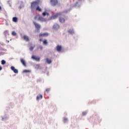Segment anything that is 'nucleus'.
Masks as SVG:
<instances>
[{"label": "nucleus", "mask_w": 129, "mask_h": 129, "mask_svg": "<svg viewBox=\"0 0 129 129\" xmlns=\"http://www.w3.org/2000/svg\"><path fill=\"white\" fill-rule=\"evenodd\" d=\"M11 70H12L13 72H14V73H19V71H18L17 69H15L14 67H11Z\"/></svg>", "instance_id": "8"}, {"label": "nucleus", "mask_w": 129, "mask_h": 129, "mask_svg": "<svg viewBox=\"0 0 129 129\" xmlns=\"http://www.w3.org/2000/svg\"><path fill=\"white\" fill-rule=\"evenodd\" d=\"M21 62L23 64V66L26 67V62L25 61V60H24V59L21 58Z\"/></svg>", "instance_id": "14"}, {"label": "nucleus", "mask_w": 129, "mask_h": 129, "mask_svg": "<svg viewBox=\"0 0 129 129\" xmlns=\"http://www.w3.org/2000/svg\"><path fill=\"white\" fill-rule=\"evenodd\" d=\"M46 92H49V91H50V89L49 88H47L46 89Z\"/></svg>", "instance_id": "27"}, {"label": "nucleus", "mask_w": 129, "mask_h": 129, "mask_svg": "<svg viewBox=\"0 0 129 129\" xmlns=\"http://www.w3.org/2000/svg\"><path fill=\"white\" fill-rule=\"evenodd\" d=\"M35 69H41V68H40V64H36Z\"/></svg>", "instance_id": "21"}, {"label": "nucleus", "mask_w": 129, "mask_h": 129, "mask_svg": "<svg viewBox=\"0 0 129 129\" xmlns=\"http://www.w3.org/2000/svg\"><path fill=\"white\" fill-rule=\"evenodd\" d=\"M23 72L25 73H28V72H30V71L29 70H25Z\"/></svg>", "instance_id": "25"}, {"label": "nucleus", "mask_w": 129, "mask_h": 129, "mask_svg": "<svg viewBox=\"0 0 129 129\" xmlns=\"http://www.w3.org/2000/svg\"><path fill=\"white\" fill-rule=\"evenodd\" d=\"M68 33L72 35L74 34V30H73V29H70L68 30Z\"/></svg>", "instance_id": "15"}, {"label": "nucleus", "mask_w": 129, "mask_h": 129, "mask_svg": "<svg viewBox=\"0 0 129 129\" xmlns=\"http://www.w3.org/2000/svg\"><path fill=\"white\" fill-rule=\"evenodd\" d=\"M23 39H24V40H25V41H30V39H29V37H28L26 35H24L23 36Z\"/></svg>", "instance_id": "12"}, {"label": "nucleus", "mask_w": 129, "mask_h": 129, "mask_svg": "<svg viewBox=\"0 0 129 129\" xmlns=\"http://www.w3.org/2000/svg\"><path fill=\"white\" fill-rule=\"evenodd\" d=\"M59 20L60 23H65V19L63 18L60 17Z\"/></svg>", "instance_id": "13"}, {"label": "nucleus", "mask_w": 129, "mask_h": 129, "mask_svg": "<svg viewBox=\"0 0 129 129\" xmlns=\"http://www.w3.org/2000/svg\"><path fill=\"white\" fill-rule=\"evenodd\" d=\"M86 115V112H83V115Z\"/></svg>", "instance_id": "28"}, {"label": "nucleus", "mask_w": 129, "mask_h": 129, "mask_svg": "<svg viewBox=\"0 0 129 129\" xmlns=\"http://www.w3.org/2000/svg\"><path fill=\"white\" fill-rule=\"evenodd\" d=\"M35 20H38V21H40L41 22H46V19L43 18L40 15H37L35 17Z\"/></svg>", "instance_id": "1"}, {"label": "nucleus", "mask_w": 129, "mask_h": 129, "mask_svg": "<svg viewBox=\"0 0 129 129\" xmlns=\"http://www.w3.org/2000/svg\"><path fill=\"white\" fill-rule=\"evenodd\" d=\"M1 64H2V65H5V64H6V60H2L1 61Z\"/></svg>", "instance_id": "22"}, {"label": "nucleus", "mask_w": 129, "mask_h": 129, "mask_svg": "<svg viewBox=\"0 0 129 129\" xmlns=\"http://www.w3.org/2000/svg\"><path fill=\"white\" fill-rule=\"evenodd\" d=\"M12 36H17V33H16V32L15 31H13L12 33Z\"/></svg>", "instance_id": "23"}, {"label": "nucleus", "mask_w": 129, "mask_h": 129, "mask_svg": "<svg viewBox=\"0 0 129 129\" xmlns=\"http://www.w3.org/2000/svg\"><path fill=\"white\" fill-rule=\"evenodd\" d=\"M39 41H40V42H42V41H43V39H39Z\"/></svg>", "instance_id": "30"}, {"label": "nucleus", "mask_w": 129, "mask_h": 129, "mask_svg": "<svg viewBox=\"0 0 129 129\" xmlns=\"http://www.w3.org/2000/svg\"><path fill=\"white\" fill-rule=\"evenodd\" d=\"M2 10V7L0 6V10Z\"/></svg>", "instance_id": "32"}, {"label": "nucleus", "mask_w": 129, "mask_h": 129, "mask_svg": "<svg viewBox=\"0 0 129 129\" xmlns=\"http://www.w3.org/2000/svg\"><path fill=\"white\" fill-rule=\"evenodd\" d=\"M36 10L38 12H42V9H41V8H40V6H37Z\"/></svg>", "instance_id": "16"}, {"label": "nucleus", "mask_w": 129, "mask_h": 129, "mask_svg": "<svg viewBox=\"0 0 129 129\" xmlns=\"http://www.w3.org/2000/svg\"><path fill=\"white\" fill-rule=\"evenodd\" d=\"M39 36L40 38L42 37H48V36H49V33H40Z\"/></svg>", "instance_id": "6"}, {"label": "nucleus", "mask_w": 129, "mask_h": 129, "mask_svg": "<svg viewBox=\"0 0 129 129\" xmlns=\"http://www.w3.org/2000/svg\"><path fill=\"white\" fill-rule=\"evenodd\" d=\"M42 16L43 17H45V16H49V13H47V12H44L42 13Z\"/></svg>", "instance_id": "18"}, {"label": "nucleus", "mask_w": 129, "mask_h": 129, "mask_svg": "<svg viewBox=\"0 0 129 129\" xmlns=\"http://www.w3.org/2000/svg\"><path fill=\"white\" fill-rule=\"evenodd\" d=\"M3 69V68L2 67H0V71Z\"/></svg>", "instance_id": "31"}, {"label": "nucleus", "mask_w": 129, "mask_h": 129, "mask_svg": "<svg viewBox=\"0 0 129 129\" xmlns=\"http://www.w3.org/2000/svg\"><path fill=\"white\" fill-rule=\"evenodd\" d=\"M46 62L48 63V64H51L52 63V60H51L50 59H49L48 58H46Z\"/></svg>", "instance_id": "17"}, {"label": "nucleus", "mask_w": 129, "mask_h": 129, "mask_svg": "<svg viewBox=\"0 0 129 129\" xmlns=\"http://www.w3.org/2000/svg\"><path fill=\"white\" fill-rule=\"evenodd\" d=\"M33 24L35 27V28L37 31H40V29H41V25L35 22H33Z\"/></svg>", "instance_id": "5"}, {"label": "nucleus", "mask_w": 129, "mask_h": 129, "mask_svg": "<svg viewBox=\"0 0 129 129\" xmlns=\"http://www.w3.org/2000/svg\"><path fill=\"white\" fill-rule=\"evenodd\" d=\"M56 49L57 52H60L61 51V50H62V46L58 45L56 47Z\"/></svg>", "instance_id": "9"}, {"label": "nucleus", "mask_w": 129, "mask_h": 129, "mask_svg": "<svg viewBox=\"0 0 129 129\" xmlns=\"http://www.w3.org/2000/svg\"><path fill=\"white\" fill-rule=\"evenodd\" d=\"M43 43L44 45H48V40H47V39H45L44 40H43Z\"/></svg>", "instance_id": "20"}, {"label": "nucleus", "mask_w": 129, "mask_h": 129, "mask_svg": "<svg viewBox=\"0 0 129 129\" xmlns=\"http://www.w3.org/2000/svg\"><path fill=\"white\" fill-rule=\"evenodd\" d=\"M50 4L52 7H55L58 5V0H50Z\"/></svg>", "instance_id": "4"}, {"label": "nucleus", "mask_w": 129, "mask_h": 129, "mask_svg": "<svg viewBox=\"0 0 129 129\" xmlns=\"http://www.w3.org/2000/svg\"><path fill=\"white\" fill-rule=\"evenodd\" d=\"M43 98V96L41 94L38 95L36 97L37 100H40V99H42Z\"/></svg>", "instance_id": "11"}, {"label": "nucleus", "mask_w": 129, "mask_h": 129, "mask_svg": "<svg viewBox=\"0 0 129 129\" xmlns=\"http://www.w3.org/2000/svg\"><path fill=\"white\" fill-rule=\"evenodd\" d=\"M39 48H40V49H41V50H42V49H43V47H42V46H39Z\"/></svg>", "instance_id": "29"}, {"label": "nucleus", "mask_w": 129, "mask_h": 129, "mask_svg": "<svg viewBox=\"0 0 129 129\" xmlns=\"http://www.w3.org/2000/svg\"><path fill=\"white\" fill-rule=\"evenodd\" d=\"M68 121V118H66V117H64L63 118V122H67V121Z\"/></svg>", "instance_id": "24"}, {"label": "nucleus", "mask_w": 129, "mask_h": 129, "mask_svg": "<svg viewBox=\"0 0 129 129\" xmlns=\"http://www.w3.org/2000/svg\"><path fill=\"white\" fill-rule=\"evenodd\" d=\"M59 28H60V26H59L57 24H54L53 26V28L54 30H58V29H59Z\"/></svg>", "instance_id": "10"}, {"label": "nucleus", "mask_w": 129, "mask_h": 129, "mask_svg": "<svg viewBox=\"0 0 129 129\" xmlns=\"http://www.w3.org/2000/svg\"><path fill=\"white\" fill-rule=\"evenodd\" d=\"M59 16H61V13H57L56 14L51 16L50 18V20H55L57 19L58 17H59Z\"/></svg>", "instance_id": "3"}, {"label": "nucleus", "mask_w": 129, "mask_h": 129, "mask_svg": "<svg viewBox=\"0 0 129 129\" xmlns=\"http://www.w3.org/2000/svg\"><path fill=\"white\" fill-rule=\"evenodd\" d=\"M29 50H30V51H33V50H34V47L31 46V47L29 48Z\"/></svg>", "instance_id": "26"}, {"label": "nucleus", "mask_w": 129, "mask_h": 129, "mask_svg": "<svg viewBox=\"0 0 129 129\" xmlns=\"http://www.w3.org/2000/svg\"><path fill=\"white\" fill-rule=\"evenodd\" d=\"M32 58L33 59V60H35V61H40V57L38 56H34V55H32Z\"/></svg>", "instance_id": "7"}, {"label": "nucleus", "mask_w": 129, "mask_h": 129, "mask_svg": "<svg viewBox=\"0 0 129 129\" xmlns=\"http://www.w3.org/2000/svg\"><path fill=\"white\" fill-rule=\"evenodd\" d=\"M13 22H15V23H17V22H18V18L17 17H13Z\"/></svg>", "instance_id": "19"}, {"label": "nucleus", "mask_w": 129, "mask_h": 129, "mask_svg": "<svg viewBox=\"0 0 129 129\" xmlns=\"http://www.w3.org/2000/svg\"><path fill=\"white\" fill-rule=\"evenodd\" d=\"M39 5V1H34L32 3H31V10H34L35 8H36V6H38Z\"/></svg>", "instance_id": "2"}]
</instances>
